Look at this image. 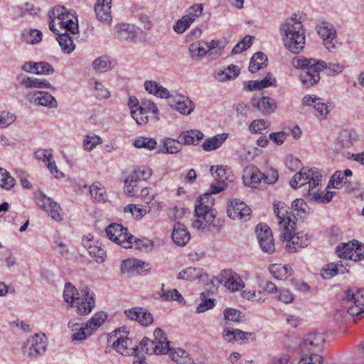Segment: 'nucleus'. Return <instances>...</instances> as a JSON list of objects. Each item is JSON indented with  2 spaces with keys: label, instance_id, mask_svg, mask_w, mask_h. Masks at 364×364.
<instances>
[{
  "label": "nucleus",
  "instance_id": "ea45409f",
  "mask_svg": "<svg viewBox=\"0 0 364 364\" xmlns=\"http://www.w3.org/2000/svg\"><path fill=\"white\" fill-rule=\"evenodd\" d=\"M203 41L193 43L188 47V51L192 60L198 61L203 59L206 55H208L206 48L204 46Z\"/></svg>",
  "mask_w": 364,
  "mask_h": 364
},
{
  "label": "nucleus",
  "instance_id": "774afa93",
  "mask_svg": "<svg viewBox=\"0 0 364 364\" xmlns=\"http://www.w3.org/2000/svg\"><path fill=\"white\" fill-rule=\"evenodd\" d=\"M351 260L355 262L364 259V245L355 240Z\"/></svg>",
  "mask_w": 364,
  "mask_h": 364
},
{
  "label": "nucleus",
  "instance_id": "8fccbe9b",
  "mask_svg": "<svg viewBox=\"0 0 364 364\" xmlns=\"http://www.w3.org/2000/svg\"><path fill=\"white\" fill-rule=\"evenodd\" d=\"M347 183V178L343 176L342 171H337L331 176L327 188H341L344 184Z\"/></svg>",
  "mask_w": 364,
  "mask_h": 364
},
{
  "label": "nucleus",
  "instance_id": "cd10ccee",
  "mask_svg": "<svg viewBox=\"0 0 364 364\" xmlns=\"http://www.w3.org/2000/svg\"><path fill=\"white\" fill-rule=\"evenodd\" d=\"M144 89L150 95L162 99H168L171 97L170 92L156 81L146 80L144 85Z\"/></svg>",
  "mask_w": 364,
  "mask_h": 364
},
{
  "label": "nucleus",
  "instance_id": "e433bc0d",
  "mask_svg": "<svg viewBox=\"0 0 364 364\" xmlns=\"http://www.w3.org/2000/svg\"><path fill=\"white\" fill-rule=\"evenodd\" d=\"M58 36L57 37V41L61 48L62 51L66 54H70L75 48V45L73 43V40L68 33V32H64L62 33H57Z\"/></svg>",
  "mask_w": 364,
  "mask_h": 364
},
{
  "label": "nucleus",
  "instance_id": "864d4df0",
  "mask_svg": "<svg viewBox=\"0 0 364 364\" xmlns=\"http://www.w3.org/2000/svg\"><path fill=\"white\" fill-rule=\"evenodd\" d=\"M164 284H162L161 297L165 301H178L182 303L184 299L182 295L177 289L166 290L164 288Z\"/></svg>",
  "mask_w": 364,
  "mask_h": 364
},
{
  "label": "nucleus",
  "instance_id": "f704fd0d",
  "mask_svg": "<svg viewBox=\"0 0 364 364\" xmlns=\"http://www.w3.org/2000/svg\"><path fill=\"white\" fill-rule=\"evenodd\" d=\"M163 149H159L158 154H175L178 153L182 148V142L171 138H165L162 141Z\"/></svg>",
  "mask_w": 364,
  "mask_h": 364
},
{
  "label": "nucleus",
  "instance_id": "a211bd4d",
  "mask_svg": "<svg viewBox=\"0 0 364 364\" xmlns=\"http://www.w3.org/2000/svg\"><path fill=\"white\" fill-rule=\"evenodd\" d=\"M302 103L306 106L313 107L316 111V117L320 120L326 119L329 113L328 107L323 100L316 95H305L302 98Z\"/></svg>",
  "mask_w": 364,
  "mask_h": 364
},
{
  "label": "nucleus",
  "instance_id": "49530a36",
  "mask_svg": "<svg viewBox=\"0 0 364 364\" xmlns=\"http://www.w3.org/2000/svg\"><path fill=\"white\" fill-rule=\"evenodd\" d=\"M93 69L100 73H104L112 68V62L107 56H100L96 58L92 64Z\"/></svg>",
  "mask_w": 364,
  "mask_h": 364
},
{
  "label": "nucleus",
  "instance_id": "39448f33",
  "mask_svg": "<svg viewBox=\"0 0 364 364\" xmlns=\"http://www.w3.org/2000/svg\"><path fill=\"white\" fill-rule=\"evenodd\" d=\"M154 340L143 338L140 343V349L148 354H166L169 350V341L163 331L157 328L154 331Z\"/></svg>",
  "mask_w": 364,
  "mask_h": 364
},
{
  "label": "nucleus",
  "instance_id": "052dcab7",
  "mask_svg": "<svg viewBox=\"0 0 364 364\" xmlns=\"http://www.w3.org/2000/svg\"><path fill=\"white\" fill-rule=\"evenodd\" d=\"M262 182L264 184L272 185L278 180V171L272 168L267 169L264 173L262 172Z\"/></svg>",
  "mask_w": 364,
  "mask_h": 364
},
{
  "label": "nucleus",
  "instance_id": "a18cd8bd",
  "mask_svg": "<svg viewBox=\"0 0 364 364\" xmlns=\"http://www.w3.org/2000/svg\"><path fill=\"white\" fill-rule=\"evenodd\" d=\"M63 298L65 301L69 304L70 306L73 305L75 300H80L79 292L75 286L71 283H67L65 285L63 291Z\"/></svg>",
  "mask_w": 364,
  "mask_h": 364
},
{
  "label": "nucleus",
  "instance_id": "aec40b11",
  "mask_svg": "<svg viewBox=\"0 0 364 364\" xmlns=\"http://www.w3.org/2000/svg\"><path fill=\"white\" fill-rule=\"evenodd\" d=\"M171 106L182 114L189 115L193 112L196 104L187 96L176 95L172 96Z\"/></svg>",
  "mask_w": 364,
  "mask_h": 364
},
{
  "label": "nucleus",
  "instance_id": "4be33fe9",
  "mask_svg": "<svg viewBox=\"0 0 364 364\" xmlns=\"http://www.w3.org/2000/svg\"><path fill=\"white\" fill-rule=\"evenodd\" d=\"M28 100L38 106L46 107L48 108H56L58 102L55 97L47 92H35L27 95Z\"/></svg>",
  "mask_w": 364,
  "mask_h": 364
},
{
  "label": "nucleus",
  "instance_id": "72a5a7b5",
  "mask_svg": "<svg viewBox=\"0 0 364 364\" xmlns=\"http://www.w3.org/2000/svg\"><path fill=\"white\" fill-rule=\"evenodd\" d=\"M214 168L215 166H212L210 171L218 183L226 185L227 181H232L233 175L231 174L230 169L227 166H215V170Z\"/></svg>",
  "mask_w": 364,
  "mask_h": 364
},
{
  "label": "nucleus",
  "instance_id": "9d476101",
  "mask_svg": "<svg viewBox=\"0 0 364 364\" xmlns=\"http://www.w3.org/2000/svg\"><path fill=\"white\" fill-rule=\"evenodd\" d=\"M195 214L197 219L193 223V227L198 230H204L208 225L220 226V220L216 218V211L212 208H206L203 205H196Z\"/></svg>",
  "mask_w": 364,
  "mask_h": 364
},
{
  "label": "nucleus",
  "instance_id": "5fc2aeb1",
  "mask_svg": "<svg viewBox=\"0 0 364 364\" xmlns=\"http://www.w3.org/2000/svg\"><path fill=\"white\" fill-rule=\"evenodd\" d=\"M269 125V122L267 120L262 119H255L250 123L249 130L252 134H263V132L265 131Z\"/></svg>",
  "mask_w": 364,
  "mask_h": 364
},
{
  "label": "nucleus",
  "instance_id": "09e8293b",
  "mask_svg": "<svg viewBox=\"0 0 364 364\" xmlns=\"http://www.w3.org/2000/svg\"><path fill=\"white\" fill-rule=\"evenodd\" d=\"M133 144L138 149H145L151 151L156 148L157 142L152 138L141 136L136 139Z\"/></svg>",
  "mask_w": 364,
  "mask_h": 364
},
{
  "label": "nucleus",
  "instance_id": "393cba45",
  "mask_svg": "<svg viewBox=\"0 0 364 364\" xmlns=\"http://www.w3.org/2000/svg\"><path fill=\"white\" fill-rule=\"evenodd\" d=\"M121 272L129 276H133L139 272V269H150L151 266L149 263L135 258H130L123 260L121 264Z\"/></svg>",
  "mask_w": 364,
  "mask_h": 364
},
{
  "label": "nucleus",
  "instance_id": "c9c22d12",
  "mask_svg": "<svg viewBox=\"0 0 364 364\" xmlns=\"http://www.w3.org/2000/svg\"><path fill=\"white\" fill-rule=\"evenodd\" d=\"M335 194L334 191H326V193L318 192L316 188H311L308 191L307 197L310 200L320 203H329Z\"/></svg>",
  "mask_w": 364,
  "mask_h": 364
},
{
  "label": "nucleus",
  "instance_id": "412c9836",
  "mask_svg": "<svg viewBox=\"0 0 364 364\" xmlns=\"http://www.w3.org/2000/svg\"><path fill=\"white\" fill-rule=\"evenodd\" d=\"M128 318L138 321L141 325L147 326L152 323L154 319L151 314L141 307H134L124 311Z\"/></svg>",
  "mask_w": 364,
  "mask_h": 364
},
{
  "label": "nucleus",
  "instance_id": "c03bdc74",
  "mask_svg": "<svg viewBox=\"0 0 364 364\" xmlns=\"http://www.w3.org/2000/svg\"><path fill=\"white\" fill-rule=\"evenodd\" d=\"M179 138L182 144L191 145L194 144L196 141L202 139L203 138V134L199 130L191 129L183 132Z\"/></svg>",
  "mask_w": 364,
  "mask_h": 364
},
{
  "label": "nucleus",
  "instance_id": "7c9ffc66",
  "mask_svg": "<svg viewBox=\"0 0 364 364\" xmlns=\"http://www.w3.org/2000/svg\"><path fill=\"white\" fill-rule=\"evenodd\" d=\"M168 353L172 360L177 364H205L202 361H193L188 353L182 348L171 349L169 348Z\"/></svg>",
  "mask_w": 364,
  "mask_h": 364
},
{
  "label": "nucleus",
  "instance_id": "680f3d73",
  "mask_svg": "<svg viewBox=\"0 0 364 364\" xmlns=\"http://www.w3.org/2000/svg\"><path fill=\"white\" fill-rule=\"evenodd\" d=\"M132 177L134 178L133 173H131L124 180V192L128 196H133L135 194V188L139 182V181L136 178L135 181L133 179L131 181Z\"/></svg>",
  "mask_w": 364,
  "mask_h": 364
},
{
  "label": "nucleus",
  "instance_id": "e2e57ef3",
  "mask_svg": "<svg viewBox=\"0 0 364 364\" xmlns=\"http://www.w3.org/2000/svg\"><path fill=\"white\" fill-rule=\"evenodd\" d=\"M338 274H339V270L334 263L325 265L321 270V276L324 279H329Z\"/></svg>",
  "mask_w": 364,
  "mask_h": 364
},
{
  "label": "nucleus",
  "instance_id": "6e6d98bb",
  "mask_svg": "<svg viewBox=\"0 0 364 364\" xmlns=\"http://www.w3.org/2000/svg\"><path fill=\"white\" fill-rule=\"evenodd\" d=\"M15 185V179L5 169L0 168V186L9 190Z\"/></svg>",
  "mask_w": 364,
  "mask_h": 364
},
{
  "label": "nucleus",
  "instance_id": "1a4fd4ad",
  "mask_svg": "<svg viewBox=\"0 0 364 364\" xmlns=\"http://www.w3.org/2000/svg\"><path fill=\"white\" fill-rule=\"evenodd\" d=\"M109 240L124 248H132L134 236L127 232V228L118 223L109 224L105 230Z\"/></svg>",
  "mask_w": 364,
  "mask_h": 364
},
{
  "label": "nucleus",
  "instance_id": "bb28decb",
  "mask_svg": "<svg viewBox=\"0 0 364 364\" xmlns=\"http://www.w3.org/2000/svg\"><path fill=\"white\" fill-rule=\"evenodd\" d=\"M190 233L188 232L186 226L180 223H176L174 225L172 240L175 244L178 246H185L190 240Z\"/></svg>",
  "mask_w": 364,
  "mask_h": 364
},
{
  "label": "nucleus",
  "instance_id": "a19ab883",
  "mask_svg": "<svg viewBox=\"0 0 364 364\" xmlns=\"http://www.w3.org/2000/svg\"><path fill=\"white\" fill-rule=\"evenodd\" d=\"M269 270L277 279L285 280L291 275V269L287 266L280 264H271Z\"/></svg>",
  "mask_w": 364,
  "mask_h": 364
},
{
  "label": "nucleus",
  "instance_id": "79ce46f5",
  "mask_svg": "<svg viewBox=\"0 0 364 364\" xmlns=\"http://www.w3.org/2000/svg\"><path fill=\"white\" fill-rule=\"evenodd\" d=\"M357 139L358 135L355 132L345 129L340 133L338 137V144H340L342 148H348Z\"/></svg>",
  "mask_w": 364,
  "mask_h": 364
},
{
  "label": "nucleus",
  "instance_id": "473e14b6",
  "mask_svg": "<svg viewBox=\"0 0 364 364\" xmlns=\"http://www.w3.org/2000/svg\"><path fill=\"white\" fill-rule=\"evenodd\" d=\"M292 210L291 212H288L287 214L291 218L294 217V219L297 220H303L307 216V208L308 206L306 202L303 199H296L292 202L291 205Z\"/></svg>",
  "mask_w": 364,
  "mask_h": 364
},
{
  "label": "nucleus",
  "instance_id": "13d9d810",
  "mask_svg": "<svg viewBox=\"0 0 364 364\" xmlns=\"http://www.w3.org/2000/svg\"><path fill=\"white\" fill-rule=\"evenodd\" d=\"M95 95L98 99H107L110 96L109 90L100 81L93 82Z\"/></svg>",
  "mask_w": 364,
  "mask_h": 364
},
{
  "label": "nucleus",
  "instance_id": "2eb2a0df",
  "mask_svg": "<svg viewBox=\"0 0 364 364\" xmlns=\"http://www.w3.org/2000/svg\"><path fill=\"white\" fill-rule=\"evenodd\" d=\"M256 235L259 246L263 252L272 254L275 250L272 233L266 224L259 223L256 227Z\"/></svg>",
  "mask_w": 364,
  "mask_h": 364
},
{
  "label": "nucleus",
  "instance_id": "6ab92c4d",
  "mask_svg": "<svg viewBox=\"0 0 364 364\" xmlns=\"http://www.w3.org/2000/svg\"><path fill=\"white\" fill-rule=\"evenodd\" d=\"M242 180L245 186L258 188L262 183V175L259 169L254 165L246 166L242 171Z\"/></svg>",
  "mask_w": 364,
  "mask_h": 364
},
{
  "label": "nucleus",
  "instance_id": "69168bd1",
  "mask_svg": "<svg viewBox=\"0 0 364 364\" xmlns=\"http://www.w3.org/2000/svg\"><path fill=\"white\" fill-rule=\"evenodd\" d=\"M125 213H131L135 218H141L147 213V210L140 205L129 204L124 208Z\"/></svg>",
  "mask_w": 364,
  "mask_h": 364
},
{
  "label": "nucleus",
  "instance_id": "4d7b16f0",
  "mask_svg": "<svg viewBox=\"0 0 364 364\" xmlns=\"http://www.w3.org/2000/svg\"><path fill=\"white\" fill-rule=\"evenodd\" d=\"M225 325L229 324V321L239 322L241 318V312L235 309L227 308L223 311Z\"/></svg>",
  "mask_w": 364,
  "mask_h": 364
},
{
  "label": "nucleus",
  "instance_id": "b1692460",
  "mask_svg": "<svg viewBox=\"0 0 364 364\" xmlns=\"http://www.w3.org/2000/svg\"><path fill=\"white\" fill-rule=\"evenodd\" d=\"M139 28L134 24L120 23L114 26V31L118 39L132 41L137 37Z\"/></svg>",
  "mask_w": 364,
  "mask_h": 364
},
{
  "label": "nucleus",
  "instance_id": "f8f14e48",
  "mask_svg": "<svg viewBox=\"0 0 364 364\" xmlns=\"http://www.w3.org/2000/svg\"><path fill=\"white\" fill-rule=\"evenodd\" d=\"M325 338L319 333H309L306 334L299 345V353H318L323 348Z\"/></svg>",
  "mask_w": 364,
  "mask_h": 364
},
{
  "label": "nucleus",
  "instance_id": "0e129e2a",
  "mask_svg": "<svg viewBox=\"0 0 364 364\" xmlns=\"http://www.w3.org/2000/svg\"><path fill=\"white\" fill-rule=\"evenodd\" d=\"M88 253L97 263L104 262L106 252L103 248L93 246V247L90 248V250H88Z\"/></svg>",
  "mask_w": 364,
  "mask_h": 364
},
{
  "label": "nucleus",
  "instance_id": "338daca9",
  "mask_svg": "<svg viewBox=\"0 0 364 364\" xmlns=\"http://www.w3.org/2000/svg\"><path fill=\"white\" fill-rule=\"evenodd\" d=\"M100 143L101 138L100 136L97 135L86 136L83 141L84 149L87 151H90Z\"/></svg>",
  "mask_w": 364,
  "mask_h": 364
},
{
  "label": "nucleus",
  "instance_id": "4c0bfd02",
  "mask_svg": "<svg viewBox=\"0 0 364 364\" xmlns=\"http://www.w3.org/2000/svg\"><path fill=\"white\" fill-rule=\"evenodd\" d=\"M267 57L262 53L258 52L253 55L250 60L249 65V71L255 73L262 68L267 66Z\"/></svg>",
  "mask_w": 364,
  "mask_h": 364
},
{
  "label": "nucleus",
  "instance_id": "c85d7f7f",
  "mask_svg": "<svg viewBox=\"0 0 364 364\" xmlns=\"http://www.w3.org/2000/svg\"><path fill=\"white\" fill-rule=\"evenodd\" d=\"M112 347L122 355H127L133 350L136 352L140 346L136 348L132 346V341L127 337H119L113 342Z\"/></svg>",
  "mask_w": 364,
  "mask_h": 364
},
{
  "label": "nucleus",
  "instance_id": "f3484780",
  "mask_svg": "<svg viewBox=\"0 0 364 364\" xmlns=\"http://www.w3.org/2000/svg\"><path fill=\"white\" fill-rule=\"evenodd\" d=\"M251 212V209L245 203L238 200H231L227 210L228 215L235 220H247Z\"/></svg>",
  "mask_w": 364,
  "mask_h": 364
},
{
  "label": "nucleus",
  "instance_id": "dca6fc26",
  "mask_svg": "<svg viewBox=\"0 0 364 364\" xmlns=\"http://www.w3.org/2000/svg\"><path fill=\"white\" fill-rule=\"evenodd\" d=\"M217 279L226 289L232 292L239 291L245 287L240 276L231 269L221 271Z\"/></svg>",
  "mask_w": 364,
  "mask_h": 364
},
{
  "label": "nucleus",
  "instance_id": "9b49d317",
  "mask_svg": "<svg viewBox=\"0 0 364 364\" xmlns=\"http://www.w3.org/2000/svg\"><path fill=\"white\" fill-rule=\"evenodd\" d=\"M317 31L323 38L326 48L331 53H336L341 43L337 38V33L334 26L331 23L323 22L318 26Z\"/></svg>",
  "mask_w": 364,
  "mask_h": 364
},
{
  "label": "nucleus",
  "instance_id": "3c124183",
  "mask_svg": "<svg viewBox=\"0 0 364 364\" xmlns=\"http://www.w3.org/2000/svg\"><path fill=\"white\" fill-rule=\"evenodd\" d=\"M355 240L347 243H342L336 247V253L340 258L348 259L351 260V255Z\"/></svg>",
  "mask_w": 364,
  "mask_h": 364
},
{
  "label": "nucleus",
  "instance_id": "58836bf2",
  "mask_svg": "<svg viewBox=\"0 0 364 364\" xmlns=\"http://www.w3.org/2000/svg\"><path fill=\"white\" fill-rule=\"evenodd\" d=\"M254 107L264 114H270L275 110L277 104L274 100L269 97H262L254 104Z\"/></svg>",
  "mask_w": 364,
  "mask_h": 364
},
{
  "label": "nucleus",
  "instance_id": "f03ea898",
  "mask_svg": "<svg viewBox=\"0 0 364 364\" xmlns=\"http://www.w3.org/2000/svg\"><path fill=\"white\" fill-rule=\"evenodd\" d=\"M274 213L277 216L279 230L281 237L287 242V250L288 252H296L301 248L308 246L309 238L304 232H299L292 235L295 223L287 214V207L282 202L274 203Z\"/></svg>",
  "mask_w": 364,
  "mask_h": 364
},
{
  "label": "nucleus",
  "instance_id": "f257e3e1",
  "mask_svg": "<svg viewBox=\"0 0 364 364\" xmlns=\"http://www.w3.org/2000/svg\"><path fill=\"white\" fill-rule=\"evenodd\" d=\"M292 64L295 68L301 69L299 77L305 87L317 84L321 79L320 72L325 69H327V74L330 76L340 74L344 69V65L341 63H330L328 65L323 60L301 56L294 58L292 60Z\"/></svg>",
  "mask_w": 364,
  "mask_h": 364
},
{
  "label": "nucleus",
  "instance_id": "2f4dec72",
  "mask_svg": "<svg viewBox=\"0 0 364 364\" xmlns=\"http://www.w3.org/2000/svg\"><path fill=\"white\" fill-rule=\"evenodd\" d=\"M228 136V134L223 133L206 139L202 144L203 149L205 151H210L220 148L227 140Z\"/></svg>",
  "mask_w": 364,
  "mask_h": 364
},
{
  "label": "nucleus",
  "instance_id": "de8ad7c7",
  "mask_svg": "<svg viewBox=\"0 0 364 364\" xmlns=\"http://www.w3.org/2000/svg\"><path fill=\"white\" fill-rule=\"evenodd\" d=\"M22 38L26 43L35 44L41 41L42 33L37 29L24 30L22 33Z\"/></svg>",
  "mask_w": 364,
  "mask_h": 364
},
{
  "label": "nucleus",
  "instance_id": "4468645a",
  "mask_svg": "<svg viewBox=\"0 0 364 364\" xmlns=\"http://www.w3.org/2000/svg\"><path fill=\"white\" fill-rule=\"evenodd\" d=\"M46 350L45 334H36L30 337L23 346L24 354L30 358H36L42 355Z\"/></svg>",
  "mask_w": 364,
  "mask_h": 364
},
{
  "label": "nucleus",
  "instance_id": "603ef678",
  "mask_svg": "<svg viewBox=\"0 0 364 364\" xmlns=\"http://www.w3.org/2000/svg\"><path fill=\"white\" fill-rule=\"evenodd\" d=\"M301 355L298 364H322L323 358L318 353H299Z\"/></svg>",
  "mask_w": 364,
  "mask_h": 364
},
{
  "label": "nucleus",
  "instance_id": "20e7f679",
  "mask_svg": "<svg viewBox=\"0 0 364 364\" xmlns=\"http://www.w3.org/2000/svg\"><path fill=\"white\" fill-rule=\"evenodd\" d=\"M50 19L49 29L54 33H58L60 31L56 28L64 30V32H70L71 34L78 33V20L74 11L68 9L63 6H58L49 14Z\"/></svg>",
  "mask_w": 364,
  "mask_h": 364
},
{
  "label": "nucleus",
  "instance_id": "0eeeda50",
  "mask_svg": "<svg viewBox=\"0 0 364 364\" xmlns=\"http://www.w3.org/2000/svg\"><path fill=\"white\" fill-rule=\"evenodd\" d=\"M34 200L38 207L46 212L53 220L61 222L63 220V210L53 198L41 191H37L34 193Z\"/></svg>",
  "mask_w": 364,
  "mask_h": 364
},
{
  "label": "nucleus",
  "instance_id": "a878e982",
  "mask_svg": "<svg viewBox=\"0 0 364 364\" xmlns=\"http://www.w3.org/2000/svg\"><path fill=\"white\" fill-rule=\"evenodd\" d=\"M111 2L112 0H97L95 11L100 21L108 23L111 22Z\"/></svg>",
  "mask_w": 364,
  "mask_h": 364
},
{
  "label": "nucleus",
  "instance_id": "c756f323",
  "mask_svg": "<svg viewBox=\"0 0 364 364\" xmlns=\"http://www.w3.org/2000/svg\"><path fill=\"white\" fill-rule=\"evenodd\" d=\"M208 274L205 273L201 268L192 267L183 269L177 275L178 279L188 281H193L196 279H200V281H203L204 278H208Z\"/></svg>",
  "mask_w": 364,
  "mask_h": 364
},
{
  "label": "nucleus",
  "instance_id": "6e6552de",
  "mask_svg": "<svg viewBox=\"0 0 364 364\" xmlns=\"http://www.w3.org/2000/svg\"><path fill=\"white\" fill-rule=\"evenodd\" d=\"M322 175L316 169L302 168L296 173L290 181V185L294 189H296L309 184V189L316 188L321 181Z\"/></svg>",
  "mask_w": 364,
  "mask_h": 364
},
{
  "label": "nucleus",
  "instance_id": "7ed1b4c3",
  "mask_svg": "<svg viewBox=\"0 0 364 364\" xmlns=\"http://www.w3.org/2000/svg\"><path fill=\"white\" fill-rule=\"evenodd\" d=\"M279 30L285 47L293 53H299L305 45V31L301 21L293 14L280 24Z\"/></svg>",
  "mask_w": 364,
  "mask_h": 364
},
{
  "label": "nucleus",
  "instance_id": "423d86ee",
  "mask_svg": "<svg viewBox=\"0 0 364 364\" xmlns=\"http://www.w3.org/2000/svg\"><path fill=\"white\" fill-rule=\"evenodd\" d=\"M348 313L356 319L364 316V289L352 287L346 291Z\"/></svg>",
  "mask_w": 364,
  "mask_h": 364
},
{
  "label": "nucleus",
  "instance_id": "5701e85b",
  "mask_svg": "<svg viewBox=\"0 0 364 364\" xmlns=\"http://www.w3.org/2000/svg\"><path fill=\"white\" fill-rule=\"evenodd\" d=\"M81 293L83 296L82 299L77 300L76 311L79 315H87L90 314L95 306V294L90 293L88 288L85 287Z\"/></svg>",
  "mask_w": 364,
  "mask_h": 364
},
{
  "label": "nucleus",
  "instance_id": "37998d69",
  "mask_svg": "<svg viewBox=\"0 0 364 364\" xmlns=\"http://www.w3.org/2000/svg\"><path fill=\"white\" fill-rule=\"evenodd\" d=\"M90 193L97 202L105 203L107 200L105 188L100 182H95L90 186Z\"/></svg>",
  "mask_w": 364,
  "mask_h": 364
},
{
  "label": "nucleus",
  "instance_id": "bf43d9fd",
  "mask_svg": "<svg viewBox=\"0 0 364 364\" xmlns=\"http://www.w3.org/2000/svg\"><path fill=\"white\" fill-rule=\"evenodd\" d=\"M203 11V6L201 4H196L191 6L185 16L193 23L198 17L200 16Z\"/></svg>",
  "mask_w": 364,
  "mask_h": 364
},
{
  "label": "nucleus",
  "instance_id": "ddd939ff",
  "mask_svg": "<svg viewBox=\"0 0 364 364\" xmlns=\"http://www.w3.org/2000/svg\"><path fill=\"white\" fill-rule=\"evenodd\" d=\"M107 317V314L101 311L95 314L85 324V327H80L77 332L72 335L73 341H82L93 331L99 328Z\"/></svg>",
  "mask_w": 364,
  "mask_h": 364
}]
</instances>
